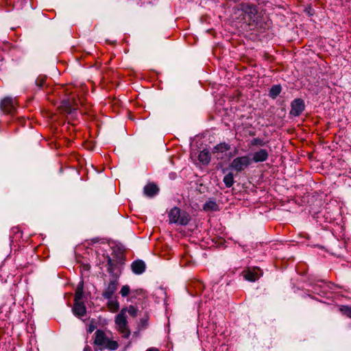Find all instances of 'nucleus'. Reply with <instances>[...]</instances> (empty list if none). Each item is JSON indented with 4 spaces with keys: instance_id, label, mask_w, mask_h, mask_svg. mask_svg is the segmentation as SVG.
Wrapping results in <instances>:
<instances>
[{
    "instance_id": "1",
    "label": "nucleus",
    "mask_w": 351,
    "mask_h": 351,
    "mask_svg": "<svg viewBox=\"0 0 351 351\" xmlns=\"http://www.w3.org/2000/svg\"><path fill=\"white\" fill-rule=\"evenodd\" d=\"M94 335V344L100 350L107 348L111 350H115L118 348V343L116 341L109 339L103 330H97Z\"/></svg>"
},
{
    "instance_id": "2",
    "label": "nucleus",
    "mask_w": 351,
    "mask_h": 351,
    "mask_svg": "<svg viewBox=\"0 0 351 351\" xmlns=\"http://www.w3.org/2000/svg\"><path fill=\"white\" fill-rule=\"evenodd\" d=\"M169 219L170 223L186 226L190 221L191 217L186 212L181 211L178 207H174L169 213Z\"/></svg>"
},
{
    "instance_id": "3",
    "label": "nucleus",
    "mask_w": 351,
    "mask_h": 351,
    "mask_svg": "<svg viewBox=\"0 0 351 351\" xmlns=\"http://www.w3.org/2000/svg\"><path fill=\"white\" fill-rule=\"evenodd\" d=\"M126 308H122L115 317L116 329L124 338H128L130 335V330L128 326L126 319Z\"/></svg>"
},
{
    "instance_id": "4",
    "label": "nucleus",
    "mask_w": 351,
    "mask_h": 351,
    "mask_svg": "<svg viewBox=\"0 0 351 351\" xmlns=\"http://www.w3.org/2000/svg\"><path fill=\"white\" fill-rule=\"evenodd\" d=\"M251 164V159L248 156H243L234 158L230 163V167L237 172L245 170Z\"/></svg>"
},
{
    "instance_id": "5",
    "label": "nucleus",
    "mask_w": 351,
    "mask_h": 351,
    "mask_svg": "<svg viewBox=\"0 0 351 351\" xmlns=\"http://www.w3.org/2000/svg\"><path fill=\"white\" fill-rule=\"evenodd\" d=\"M60 108L67 114H72L78 108V103L74 97L64 99Z\"/></svg>"
},
{
    "instance_id": "6",
    "label": "nucleus",
    "mask_w": 351,
    "mask_h": 351,
    "mask_svg": "<svg viewBox=\"0 0 351 351\" xmlns=\"http://www.w3.org/2000/svg\"><path fill=\"white\" fill-rule=\"evenodd\" d=\"M16 101L11 97H5L0 103V108L5 114H13L16 110Z\"/></svg>"
},
{
    "instance_id": "7",
    "label": "nucleus",
    "mask_w": 351,
    "mask_h": 351,
    "mask_svg": "<svg viewBox=\"0 0 351 351\" xmlns=\"http://www.w3.org/2000/svg\"><path fill=\"white\" fill-rule=\"evenodd\" d=\"M118 276L113 277L109 282L106 288L104 290L102 293V296L106 299H111L114 293L116 292L119 282H118Z\"/></svg>"
},
{
    "instance_id": "8",
    "label": "nucleus",
    "mask_w": 351,
    "mask_h": 351,
    "mask_svg": "<svg viewBox=\"0 0 351 351\" xmlns=\"http://www.w3.org/2000/svg\"><path fill=\"white\" fill-rule=\"evenodd\" d=\"M305 104L302 99H295L291 104L290 115L300 116L304 110Z\"/></svg>"
},
{
    "instance_id": "9",
    "label": "nucleus",
    "mask_w": 351,
    "mask_h": 351,
    "mask_svg": "<svg viewBox=\"0 0 351 351\" xmlns=\"http://www.w3.org/2000/svg\"><path fill=\"white\" fill-rule=\"evenodd\" d=\"M243 274L246 280L254 282L262 276V271L258 267H253L244 271Z\"/></svg>"
},
{
    "instance_id": "10",
    "label": "nucleus",
    "mask_w": 351,
    "mask_h": 351,
    "mask_svg": "<svg viewBox=\"0 0 351 351\" xmlns=\"http://www.w3.org/2000/svg\"><path fill=\"white\" fill-rule=\"evenodd\" d=\"M131 268L135 274L139 275L145 271L146 266L143 261L137 260L132 263Z\"/></svg>"
},
{
    "instance_id": "11",
    "label": "nucleus",
    "mask_w": 351,
    "mask_h": 351,
    "mask_svg": "<svg viewBox=\"0 0 351 351\" xmlns=\"http://www.w3.org/2000/svg\"><path fill=\"white\" fill-rule=\"evenodd\" d=\"M73 312L75 315L82 317L86 314V310L83 302L77 301L74 302Z\"/></svg>"
},
{
    "instance_id": "12",
    "label": "nucleus",
    "mask_w": 351,
    "mask_h": 351,
    "mask_svg": "<svg viewBox=\"0 0 351 351\" xmlns=\"http://www.w3.org/2000/svg\"><path fill=\"white\" fill-rule=\"evenodd\" d=\"M268 156V152L266 149H261L254 154L253 160L255 162H264L267 160Z\"/></svg>"
},
{
    "instance_id": "13",
    "label": "nucleus",
    "mask_w": 351,
    "mask_h": 351,
    "mask_svg": "<svg viewBox=\"0 0 351 351\" xmlns=\"http://www.w3.org/2000/svg\"><path fill=\"white\" fill-rule=\"evenodd\" d=\"M159 189L155 184H148L144 187V193L148 197H153L158 193Z\"/></svg>"
},
{
    "instance_id": "14",
    "label": "nucleus",
    "mask_w": 351,
    "mask_h": 351,
    "mask_svg": "<svg viewBox=\"0 0 351 351\" xmlns=\"http://www.w3.org/2000/svg\"><path fill=\"white\" fill-rule=\"evenodd\" d=\"M230 149V145L226 143H221L216 146L214 147L213 152L215 153H223L226 151H228Z\"/></svg>"
},
{
    "instance_id": "15",
    "label": "nucleus",
    "mask_w": 351,
    "mask_h": 351,
    "mask_svg": "<svg viewBox=\"0 0 351 351\" xmlns=\"http://www.w3.org/2000/svg\"><path fill=\"white\" fill-rule=\"evenodd\" d=\"M198 159L202 163L208 164L210 160V153L205 149L201 151L198 155Z\"/></svg>"
},
{
    "instance_id": "16",
    "label": "nucleus",
    "mask_w": 351,
    "mask_h": 351,
    "mask_svg": "<svg viewBox=\"0 0 351 351\" xmlns=\"http://www.w3.org/2000/svg\"><path fill=\"white\" fill-rule=\"evenodd\" d=\"M107 307L110 312L115 313L119 308V303L117 300H110L107 303Z\"/></svg>"
},
{
    "instance_id": "17",
    "label": "nucleus",
    "mask_w": 351,
    "mask_h": 351,
    "mask_svg": "<svg viewBox=\"0 0 351 351\" xmlns=\"http://www.w3.org/2000/svg\"><path fill=\"white\" fill-rule=\"evenodd\" d=\"M281 90L282 88L280 85H274L270 88L269 95L270 97L275 99L280 95Z\"/></svg>"
},
{
    "instance_id": "18",
    "label": "nucleus",
    "mask_w": 351,
    "mask_h": 351,
    "mask_svg": "<svg viewBox=\"0 0 351 351\" xmlns=\"http://www.w3.org/2000/svg\"><path fill=\"white\" fill-rule=\"evenodd\" d=\"M84 294V290H83V285L82 283H80L76 289L75 293V302L80 301L83 297Z\"/></svg>"
},
{
    "instance_id": "19",
    "label": "nucleus",
    "mask_w": 351,
    "mask_h": 351,
    "mask_svg": "<svg viewBox=\"0 0 351 351\" xmlns=\"http://www.w3.org/2000/svg\"><path fill=\"white\" fill-rule=\"evenodd\" d=\"M223 182L226 187L230 188L234 184V176L232 173H228L223 178Z\"/></svg>"
},
{
    "instance_id": "20",
    "label": "nucleus",
    "mask_w": 351,
    "mask_h": 351,
    "mask_svg": "<svg viewBox=\"0 0 351 351\" xmlns=\"http://www.w3.org/2000/svg\"><path fill=\"white\" fill-rule=\"evenodd\" d=\"M339 310L343 315L351 318V306H341Z\"/></svg>"
},
{
    "instance_id": "21",
    "label": "nucleus",
    "mask_w": 351,
    "mask_h": 351,
    "mask_svg": "<svg viewBox=\"0 0 351 351\" xmlns=\"http://www.w3.org/2000/svg\"><path fill=\"white\" fill-rule=\"evenodd\" d=\"M130 293V288L128 285H123L120 291L122 297H126Z\"/></svg>"
},
{
    "instance_id": "22",
    "label": "nucleus",
    "mask_w": 351,
    "mask_h": 351,
    "mask_svg": "<svg viewBox=\"0 0 351 351\" xmlns=\"http://www.w3.org/2000/svg\"><path fill=\"white\" fill-rule=\"evenodd\" d=\"M107 262H108L107 270L110 274H112L114 272V263L109 256H107Z\"/></svg>"
},
{
    "instance_id": "23",
    "label": "nucleus",
    "mask_w": 351,
    "mask_h": 351,
    "mask_svg": "<svg viewBox=\"0 0 351 351\" xmlns=\"http://www.w3.org/2000/svg\"><path fill=\"white\" fill-rule=\"evenodd\" d=\"M137 311L138 309L133 306H130L128 308H126V312L132 317H136L137 315Z\"/></svg>"
},
{
    "instance_id": "24",
    "label": "nucleus",
    "mask_w": 351,
    "mask_h": 351,
    "mask_svg": "<svg viewBox=\"0 0 351 351\" xmlns=\"http://www.w3.org/2000/svg\"><path fill=\"white\" fill-rule=\"evenodd\" d=\"M265 142L263 140L259 138H255L252 141V145H257V146H263L265 145Z\"/></svg>"
},
{
    "instance_id": "25",
    "label": "nucleus",
    "mask_w": 351,
    "mask_h": 351,
    "mask_svg": "<svg viewBox=\"0 0 351 351\" xmlns=\"http://www.w3.org/2000/svg\"><path fill=\"white\" fill-rule=\"evenodd\" d=\"M98 241H99V239L95 238V239L90 240V241H88V244L97 243Z\"/></svg>"
},
{
    "instance_id": "26",
    "label": "nucleus",
    "mask_w": 351,
    "mask_h": 351,
    "mask_svg": "<svg viewBox=\"0 0 351 351\" xmlns=\"http://www.w3.org/2000/svg\"><path fill=\"white\" fill-rule=\"evenodd\" d=\"M145 351H159V350L157 348L152 347L147 349Z\"/></svg>"
},
{
    "instance_id": "27",
    "label": "nucleus",
    "mask_w": 351,
    "mask_h": 351,
    "mask_svg": "<svg viewBox=\"0 0 351 351\" xmlns=\"http://www.w3.org/2000/svg\"><path fill=\"white\" fill-rule=\"evenodd\" d=\"M43 82V79H41V80L38 82V86H42Z\"/></svg>"
},
{
    "instance_id": "28",
    "label": "nucleus",
    "mask_w": 351,
    "mask_h": 351,
    "mask_svg": "<svg viewBox=\"0 0 351 351\" xmlns=\"http://www.w3.org/2000/svg\"><path fill=\"white\" fill-rule=\"evenodd\" d=\"M88 332H93V328H89Z\"/></svg>"
},
{
    "instance_id": "29",
    "label": "nucleus",
    "mask_w": 351,
    "mask_h": 351,
    "mask_svg": "<svg viewBox=\"0 0 351 351\" xmlns=\"http://www.w3.org/2000/svg\"><path fill=\"white\" fill-rule=\"evenodd\" d=\"M136 293H138V291H136ZM139 292H142V290H140Z\"/></svg>"
}]
</instances>
